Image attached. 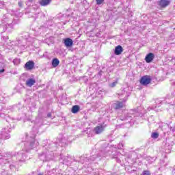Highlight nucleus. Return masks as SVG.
<instances>
[{
	"mask_svg": "<svg viewBox=\"0 0 175 175\" xmlns=\"http://www.w3.org/2000/svg\"><path fill=\"white\" fill-rule=\"evenodd\" d=\"M125 102H126V97H124L123 98L122 102H120V101H117L116 103H115L113 106V109H115L116 110H118L120 109H122V107H124L125 106Z\"/></svg>",
	"mask_w": 175,
	"mask_h": 175,
	"instance_id": "1",
	"label": "nucleus"
},
{
	"mask_svg": "<svg viewBox=\"0 0 175 175\" xmlns=\"http://www.w3.org/2000/svg\"><path fill=\"white\" fill-rule=\"evenodd\" d=\"M36 144H35V139H33L30 143L29 142H27L25 144V148L24 150H25L26 152H29V150H32V148H33V147H36Z\"/></svg>",
	"mask_w": 175,
	"mask_h": 175,
	"instance_id": "2",
	"label": "nucleus"
},
{
	"mask_svg": "<svg viewBox=\"0 0 175 175\" xmlns=\"http://www.w3.org/2000/svg\"><path fill=\"white\" fill-rule=\"evenodd\" d=\"M151 83V78L149 76H144L140 79V84L142 85H148Z\"/></svg>",
	"mask_w": 175,
	"mask_h": 175,
	"instance_id": "3",
	"label": "nucleus"
},
{
	"mask_svg": "<svg viewBox=\"0 0 175 175\" xmlns=\"http://www.w3.org/2000/svg\"><path fill=\"white\" fill-rule=\"evenodd\" d=\"M105 128H106V124H105L96 126L94 129V133H96V135H100V133L105 131Z\"/></svg>",
	"mask_w": 175,
	"mask_h": 175,
	"instance_id": "4",
	"label": "nucleus"
},
{
	"mask_svg": "<svg viewBox=\"0 0 175 175\" xmlns=\"http://www.w3.org/2000/svg\"><path fill=\"white\" fill-rule=\"evenodd\" d=\"M16 158H17L18 161H19L21 162H24V161H25V159H27V156H25V154H24V152L21 151V152H18V154L16 155Z\"/></svg>",
	"mask_w": 175,
	"mask_h": 175,
	"instance_id": "5",
	"label": "nucleus"
},
{
	"mask_svg": "<svg viewBox=\"0 0 175 175\" xmlns=\"http://www.w3.org/2000/svg\"><path fill=\"white\" fill-rule=\"evenodd\" d=\"M34 66H35V63L32 61L27 62L25 65V69H27V70H32Z\"/></svg>",
	"mask_w": 175,
	"mask_h": 175,
	"instance_id": "6",
	"label": "nucleus"
},
{
	"mask_svg": "<svg viewBox=\"0 0 175 175\" xmlns=\"http://www.w3.org/2000/svg\"><path fill=\"white\" fill-rule=\"evenodd\" d=\"M154 57L155 56L154 55V53H148L145 57L146 62H147V64H150V62H152V60L154 59Z\"/></svg>",
	"mask_w": 175,
	"mask_h": 175,
	"instance_id": "7",
	"label": "nucleus"
},
{
	"mask_svg": "<svg viewBox=\"0 0 175 175\" xmlns=\"http://www.w3.org/2000/svg\"><path fill=\"white\" fill-rule=\"evenodd\" d=\"M64 44L66 47H72L73 46V40L70 38H66L64 40Z\"/></svg>",
	"mask_w": 175,
	"mask_h": 175,
	"instance_id": "8",
	"label": "nucleus"
},
{
	"mask_svg": "<svg viewBox=\"0 0 175 175\" xmlns=\"http://www.w3.org/2000/svg\"><path fill=\"white\" fill-rule=\"evenodd\" d=\"M35 83H36V80H35V79L30 78L26 81V85L27 87H32V85H35Z\"/></svg>",
	"mask_w": 175,
	"mask_h": 175,
	"instance_id": "9",
	"label": "nucleus"
},
{
	"mask_svg": "<svg viewBox=\"0 0 175 175\" xmlns=\"http://www.w3.org/2000/svg\"><path fill=\"white\" fill-rule=\"evenodd\" d=\"M123 51H124V49H122V46L120 45H118L115 48L114 53L116 55H120L121 53H122Z\"/></svg>",
	"mask_w": 175,
	"mask_h": 175,
	"instance_id": "10",
	"label": "nucleus"
},
{
	"mask_svg": "<svg viewBox=\"0 0 175 175\" xmlns=\"http://www.w3.org/2000/svg\"><path fill=\"white\" fill-rule=\"evenodd\" d=\"M169 3H170V1H169V0H161L159 2V5L161 7V8H166V6L169 5Z\"/></svg>",
	"mask_w": 175,
	"mask_h": 175,
	"instance_id": "11",
	"label": "nucleus"
},
{
	"mask_svg": "<svg viewBox=\"0 0 175 175\" xmlns=\"http://www.w3.org/2000/svg\"><path fill=\"white\" fill-rule=\"evenodd\" d=\"M51 0H39V3L41 6H47L50 5Z\"/></svg>",
	"mask_w": 175,
	"mask_h": 175,
	"instance_id": "12",
	"label": "nucleus"
},
{
	"mask_svg": "<svg viewBox=\"0 0 175 175\" xmlns=\"http://www.w3.org/2000/svg\"><path fill=\"white\" fill-rule=\"evenodd\" d=\"M72 113L76 114V113H79L80 111V106L79 105H74L71 109Z\"/></svg>",
	"mask_w": 175,
	"mask_h": 175,
	"instance_id": "13",
	"label": "nucleus"
},
{
	"mask_svg": "<svg viewBox=\"0 0 175 175\" xmlns=\"http://www.w3.org/2000/svg\"><path fill=\"white\" fill-rule=\"evenodd\" d=\"M53 155L54 154L53 153V152H51V154L46 153V154L45 155V161H46L47 162L51 161V159H53Z\"/></svg>",
	"mask_w": 175,
	"mask_h": 175,
	"instance_id": "14",
	"label": "nucleus"
},
{
	"mask_svg": "<svg viewBox=\"0 0 175 175\" xmlns=\"http://www.w3.org/2000/svg\"><path fill=\"white\" fill-rule=\"evenodd\" d=\"M59 65V60L57 58H55L52 61V66L57 68Z\"/></svg>",
	"mask_w": 175,
	"mask_h": 175,
	"instance_id": "15",
	"label": "nucleus"
},
{
	"mask_svg": "<svg viewBox=\"0 0 175 175\" xmlns=\"http://www.w3.org/2000/svg\"><path fill=\"white\" fill-rule=\"evenodd\" d=\"M5 72V64L0 62V73H3Z\"/></svg>",
	"mask_w": 175,
	"mask_h": 175,
	"instance_id": "16",
	"label": "nucleus"
},
{
	"mask_svg": "<svg viewBox=\"0 0 175 175\" xmlns=\"http://www.w3.org/2000/svg\"><path fill=\"white\" fill-rule=\"evenodd\" d=\"M151 137L152 139H158V137H159V133H152L151 134Z\"/></svg>",
	"mask_w": 175,
	"mask_h": 175,
	"instance_id": "17",
	"label": "nucleus"
},
{
	"mask_svg": "<svg viewBox=\"0 0 175 175\" xmlns=\"http://www.w3.org/2000/svg\"><path fill=\"white\" fill-rule=\"evenodd\" d=\"M10 135H5V134L1 135L0 134V139H10Z\"/></svg>",
	"mask_w": 175,
	"mask_h": 175,
	"instance_id": "18",
	"label": "nucleus"
},
{
	"mask_svg": "<svg viewBox=\"0 0 175 175\" xmlns=\"http://www.w3.org/2000/svg\"><path fill=\"white\" fill-rule=\"evenodd\" d=\"M117 84H118V81H116L115 82H113L112 83L109 84V87H111V88H114V87H116Z\"/></svg>",
	"mask_w": 175,
	"mask_h": 175,
	"instance_id": "19",
	"label": "nucleus"
},
{
	"mask_svg": "<svg viewBox=\"0 0 175 175\" xmlns=\"http://www.w3.org/2000/svg\"><path fill=\"white\" fill-rule=\"evenodd\" d=\"M96 5H102L103 2H105V0H96Z\"/></svg>",
	"mask_w": 175,
	"mask_h": 175,
	"instance_id": "20",
	"label": "nucleus"
},
{
	"mask_svg": "<svg viewBox=\"0 0 175 175\" xmlns=\"http://www.w3.org/2000/svg\"><path fill=\"white\" fill-rule=\"evenodd\" d=\"M13 62H14V65H18V64H20V59H14L13 60Z\"/></svg>",
	"mask_w": 175,
	"mask_h": 175,
	"instance_id": "21",
	"label": "nucleus"
},
{
	"mask_svg": "<svg viewBox=\"0 0 175 175\" xmlns=\"http://www.w3.org/2000/svg\"><path fill=\"white\" fill-rule=\"evenodd\" d=\"M142 175H151V174L150 173V171L145 170L143 172Z\"/></svg>",
	"mask_w": 175,
	"mask_h": 175,
	"instance_id": "22",
	"label": "nucleus"
},
{
	"mask_svg": "<svg viewBox=\"0 0 175 175\" xmlns=\"http://www.w3.org/2000/svg\"><path fill=\"white\" fill-rule=\"evenodd\" d=\"M18 7H19V8H23V2L19 1V2L18 3Z\"/></svg>",
	"mask_w": 175,
	"mask_h": 175,
	"instance_id": "23",
	"label": "nucleus"
},
{
	"mask_svg": "<svg viewBox=\"0 0 175 175\" xmlns=\"http://www.w3.org/2000/svg\"><path fill=\"white\" fill-rule=\"evenodd\" d=\"M133 113H136V110L132 109L130 111V114H133Z\"/></svg>",
	"mask_w": 175,
	"mask_h": 175,
	"instance_id": "24",
	"label": "nucleus"
},
{
	"mask_svg": "<svg viewBox=\"0 0 175 175\" xmlns=\"http://www.w3.org/2000/svg\"><path fill=\"white\" fill-rule=\"evenodd\" d=\"M47 117H48V118H51V113H49L47 114Z\"/></svg>",
	"mask_w": 175,
	"mask_h": 175,
	"instance_id": "25",
	"label": "nucleus"
},
{
	"mask_svg": "<svg viewBox=\"0 0 175 175\" xmlns=\"http://www.w3.org/2000/svg\"><path fill=\"white\" fill-rule=\"evenodd\" d=\"M122 147H124V144H121L119 145L118 148H122Z\"/></svg>",
	"mask_w": 175,
	"mask_h": 175,
	"instance_id": "26",
	"label": "nucleus"
},
{
	"mask_svg": "<svg viewBox=\"0 0 175 175\" xmlns=\"http://www.w3.org/2000/svg\"><path fill=\"white\" fill-rule=\"evenodd\" d=\"M49 173H50V171L45 172V175H49Z\"/></svg>",
	"mask_w": 175,
	"mask_h": 175,
	"instance_id": "27",
	"label": "nucleus"
},
{
	"mask_svg": "<svg viewBox=\"0 0 175 175\" xmlns=\"http://www.w3.org/2000/svg\"><path fill=\"white\" fill-rule=\"evenodd\" d=\"M3 175H6L8 173L6 172L2 173Z\"/></svg>",
	"mask_w": 175,
	"mask_h": 175,
	"instance_id": "28",
	"label": "nucleus"
},
{
	"mask_svg": "<svg viewBox=\"0 0 175 175\" xmlns=\"http://www.w3.org/2000/svg\"><path fill=\"white\" fill-rule=\"evenodd\" d=\"M44 174H43V172L42 173H40V174H38V175H43Z\"/></svg>",
	"mask_w": 175,
	"mask_h": 175,
	"instance_id": "29",
	"label": "nucleus"
},
{
	"mask_svg": "<svg viewBox=\"0 0 175 175\" xmlns=\"http://www.w3.org/2000/svg\"><path fill=\"white\" fill-rule=\"evenodd\" d=\"M29 2H33V0H29Z\"/></svg>",
	"mask_w": 175,
	"mask_h": 175,
	"instance_id": "30",
	"label": "nucleus"
},
{
	"mask_svg": "<svg viewBox=\"0 0 175 175\" xmlns=\"http://www.w3.org/2000/svg\"><path fill=\"white\" fill-rule=\"evenodd\" d=\"M18 43H21V41H18Z\"/></svg>",
	"mask_w": 175,
	"mask_h": 175,
	"instance_id": "31",
	"label": "nucleus"
}]
</instances>
